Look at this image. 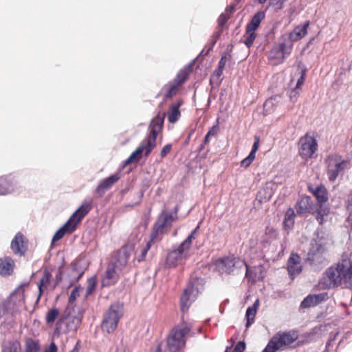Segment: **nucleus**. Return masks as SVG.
Returning a JSON list of instances; mask_svg holds the SVG:
<instances>
[{
  "mask_svg": "<svg viewBox=\"0 0 352 352\" xmlns=\"http://www.w3.org/2000/svg\"><path fill=\"white\" fill-rule=\"evenodd\" d=\"M283 3L281 0H270V6L275 7L277 10L283 8Z\"/></svg>",
  "mask_w": 352,
  "mask_h": 352,
  "instance_id": "obj_52",
  "label": "nucleus"
},
{
  "mask_svg": "<svg viewBox=\"0 0 352 352\" xmlns=\"http://www.w3.org/2000/svg\"><path fill=\"white\" fill-rule=\"evenodd\" d=\"M165 117L166 113L164 112H159L152 119L148 126L147 136L135 151L131 154L129 158L124 161V166L130 164L134 161H139L142 158L143 152H144L146 157L148 156L151 151L157 146V138L162 131Z\"/></svg>",
  "mask_w": 352,
  "mask_h": 352,
  "instance_id": "obj_1",
  "label": "nucleus"
},
{
  "mask_svg": "<svg viewBox=\"0 0 352 352\" xmlns=\"http://www.w3.org/2000/svg\"><path fill=\"white\" fill-rule=\"evenodd\" d=\"M295 208L298 214L311 212V199L309 197H302L296 204Z\"/></svg>",
  "mask_w": 352,
  "mask_h": 352,
  "instance_id": "obj_26",
  "label": "nucleus"
},
{
  "mask_svg": "<svg viewBox=\"0 0 352 352\" xmlns=\"http://www.w3.org/2000/svg\"><path fill=\"white\" fill-rule=\"evenodd\" d=\"M60 311L58 309L54 307L47 311L45 315V322L47 324H52L58 318Z\"/></svg>",
  "mask_w": 352,
  "mask_h": 352,
  "instance_id": "obj_32",
  "label": "nucleus"
},
{
  "mask_svg": "<svg viewBox=\"0 0 352 352\" xmlns=\"http://www.w3.org/2000/svg\"><path fill=\"white\" fill-rule=\"evenodd\" d=\"M182 104L183 100H180L169 107L168 112V120L170 123H175L179 119L181 116L179 108Z\"/></svg>",
  "mask_w": 352,
  "mask_h": 352,
  "instance_id": "obj_25",
  "label": "nucleus"
},
{
  "mask_svg": "<svg viewBox=\"0 0 352 352\" xmlns=\"http://www.w3.org/2000/svg\"><path fill=\"white\" fill-rule=\"evenodd\" d=\"M80 296L79 288L75 287L71 292L70 296L69 297V303L73 304L74 302L76 300V298Z\"/></svg>",
  "mask_w": 352,
  "mask_h": 352,
  "instance_id": "obj_45",
  "label": "nucleus"
},
{
  "mask_svg": "<svg viewBox=\"0 0 352 352\" xmlns=\"http://www.w3.org/2000/svg\"><path fill=\"white\" fill-rule=\"evenodd\" d=\"M97 285V278L95 276L87 280V286L86 288V296L91 295L96 289Z\"/></svg>",
  "mask_w": 352,
  "mask_h": 352,
  "instance_id": "obj_36",
  "label": "nucleus"
},
{
  "mask_svg": "<svg viewBox=\"0 0 352 352\" xmlns=\"http://www.w3.org/2000/svg\"><path fill=\"white\" fill-rule=\"evenodd\" d=\"M250 243L251 248H254L256 246V245L257 244V239H251L250 240Z\"/></svg>",
  "mask_w": 352,
  "mask_h": 352,
  "instance_id": "obj_58",
  "label": "nucleus"
},
{
  "mask_svg": "<svg viewBox=\"0 0 352 352\" xmlns=\"http://www.w3.org/2000/svg\"><path fill=\"white\" fill-rule=\"evenodd\" d=\"M245 343L244 341L239 342L235 346L233 352H243L245 349Z\"/></svg>",
  "mask_w": 352,
  "mask_h": 352,
  "instance_id": "obj_51",
  "label": "nucleus"
},
{
  "mask_svg": "<svg viewBox=\"0 0 352 352\" xmlns=\"http://www.w3.org/2000/svg\"><path fill=\"white\" fill-rule=\"evenodd\" d=\"M298 92L297 91V89H294L293 90H292L291 93H290V99L292 102H295L296 100V98H298Z\"/></svg>",
  "mask_w": 352,
  "mask_h": 352,
  "instance_id": "obj_54",
  "label": "nucleus"
},
{
  "mask_svg": "<svg viewBox=\"0 0 352 352\" xmlns=\"http://www.w3.org/2000/svg\"><path fill=\"white\" fill-rule=\"evenodd\" d=\"M156 242H157L156 240H153V239L150 237V240L147 243L146 245L141 251V254L140 255V256L138 258L139 262L143 261L145 258L148 251L150 250L152 245H153Z\"/></svg>",
  "mask_w": 352,
  "mask_h": 352,
  "instance_id": "obj_38",
  "label": "nucleus"
},
{
  "mask_svg": "<svg viewBox=\"0 0 352 352\" xmlns=\"http://www.w3.org/2000/svg\"><path fill=\"white\" fill-rule=\"evenodd\" d=\"M62 276H63L62 271L60 270H59L56 275L55 279L54 280V283L52 287V290H54L56 288V287L59 284V283L61 281Z\"/></svg>",
  "mask_w": 352,
  "mask_h": 352,
  "instance_id": "obj_50",
  "label": "nucleus"
},
{
  "mask_svg": "<svg viewBox=\"0 0 352 352\" xmlns=\"http://www.w3.org/2000/svg\"><path fill=\"white\" fill-rule=\"evenodd\" d=\"M91 201H85L73 213L68 221L76 226L91 209Z\"/></svg>",
  "mask_w": 352,
  "mask_h": 352,
  "instance_id": "obj_19",
  "label": "nucleus"
},
{
  "mask_svg": "<svg viewBox=\"0 0 352 352\" xmlns=\"http://www.w3.org/2000/svg\"><path fill=\"white\" fill-rule=\"evenodd\" d=\"M83 311L77 316L70 314L63 316L56 324L54 335L59 336L61 334H66L70 331H76L82 322Z\"/></svg>",
  "mask_w": 352,
  "mask_h": 352,
  "instance_id": "obj_10",
  "label": "nucleus"
},
{
  "mask_svg": "<svg viewBox=\"0 0 352 352\" xmlns=\"http://www.w3.org/2000/svg\"><path fill=\"white\" fill-rule=\"evenodd\" d=\"M210 138V137H208V135H206L205 138H204V142H203L204 144H208L209 143Z\"/></svg>",
  "mask_w": 352,
  "mask_h": 352,
  "instance_id": "obj_60",
  "label": "nucleus"
},
{
  "mask_svg": "<svg viewBox=\"0 0 352 352\" xmlns=\"http://www.w3.org/2000/svg\"><path fill=\"white\" fill-rule=\"evenodd\" d=\"M259 143H260V137L256 135V136L254 137V144L252 145V150H251V151L250 153V154H252V155L256 156V153L258 151V146H259Z\"/></svg>",
  "mask_w": 352,
  "mask_h": 352,
  "instance_id": "obj_48",
  "label": "nucleus"
},
{
  "mask_svg": "<svg viewBox=\"0 0 352 352\" xmlns=\"http://www.w3.org/2000/svg\"><path fill=\"white\" fill-rule=\"evenodd\" d=\"M71 352H78V348L77 345L73 349V350Z\"/></svg>",
  "mask_w": 352,
  "mask_h": 352,
  "instance_id": "obj_63",
  "label": "nucleus"
},
{
  "mask_svg": "<svg viewBox=\"0 0 352 352\" xmlns=\"http://www.w3.org/2000/svg\"><path fill=\"white\" fill-rule=\"evenodd\" d=\"M10 246L14 254L24 256L28 250V240L23 234L19 232L12 239Z\"/></svg>",
  "mask_w": 352,
  "mask_h": 352,
  "instance_id": "obj_16",
  "label": "nucleus"
},
{
  "mask_svg": "<svg viewBox=\"0 0 352 352\" xmlns=\"http://www.w3.org/2000/svg\"><path fill=\"white\" fill-rule=\"evenodd\" d=\"M28 286V283H22L10 295L8 300L3 305L6 313L10 312L13 315L19 311L20 307L25 305V292Z\"/></svg>",
  "mask_w": 352,
  "mask_h": 352,
  "instance_id": "obj_9",
  "label": "nucleus"
},
{
  "mask_svg": "<svg viewBox=\"0 0 352 352\" xmlns=\"http://www.w3.org/2000/svg\"><path fill=\"white\" fill-rule=\"evenodd\" d=\"M123 314V306L119 302H115L109 307L108 311L104 315L101 324L102 331L108 333L113 332Z\"/></svg>",
  "mask_w": 352,
  "mask_h": 352,
  "instance_id": "obj_8",
  "label": "nucleus"
},
{
  "mask_svg": "<svg viewBox=\"0 0 352 352\" xmlns=\"http://www.w3.org/2000/svg\"><path fill=\"white\" fill-rule=\"evenodd\" d=\"M223 69H220V68L218 67L214 72L213 76H215L217 78H219L221 76V75L223 74Z\"/></svg>",
  "mask_w": 352,
  "mask_h": 352,
  "instance_id": "obj_56",
  "label": "nucleus"
},
{
  "mask_svg": "<svg viewBox=\"0 0 352 352\" xmlns=\"http://www.w3.org/2000/svg\"><path fill=\"white\" fill-rule=\"evenodd\" d=\"M171 150H172V144H167L165 146H164V147L162 148V149L161 150V152H160L161 158L163 159V158L166 157V155L170 153Z\"/></svg>",
  "mask_w": 352,
  "mask_h": 352,
  "instance_id": "obj_47",
  "label": "nucleus"
},
{
  "mask_svg": "<svg viewBox=\"0 0 352 352\" xmlns=\"http://www.w3.org/2000/svg\"><path fill=\"white\" fill-rule=\"evenodd\" d=\"M313 299L315 302V304L318 305L322 302H324L328 299V294L326 292L320 293L318 294H313L312 295Z\"/></svg>",
  "mask_w": 352,
  "mask_h": 352,
  "instance_id": "obj_41",
  "label": "nucleus"
},
{
  "mask_svg": "<svg viewBox=\"0 0 352 352\" xmlns=\"http://www.w3.org/2000/svg\"><path fill=\"white\" fill-rule=\"evenodd\" d=\"M120 173H116L104 179L98 184L96 189V192L100 197L102 196L107 190H109L115 183H116L120 179Z\"/></svg>",
  "mask_w": 352,
  "mask_h": 352,
  "instance_id": "obj_21",
  "label": "nucleus"
},
{
  "mask_svg": "<svg viewBox=\"0 0 352 352\" xmlns=\"http://www.w3.org/2000/svg\"><path fill=\"white\" fill-rule=\"evenodd\" d=\"M216 270L221 274H230L236 269H241L243 267L246 268V276L248 277L250 271L248 264L244 260L234 256V255L219 258L214 261Z\"/></svg>",
  "mask_w": 352,
  "mask_h": 352,
  "instance_id": "obj_7",
  "label": "nucleus"
},
{
  "mask_svg": "<svg viewBox=\"0 0 352 352\" xmlns=\"http://www.w3.org/2000/svg\"><path fill=\"white\" fill-rule=\"evenodd\" d=\"M300 257L296 253H292L287 261V270L289 276H293L299 274L302 271V265H300Z\"/></svg>",
  "mask_w": 352,
  "mask_h": 352,
  "instance_id": "obj_22",
  "label": "nucleus"
},
{
  "mask_svg": "<svg viewBox=\"0 0 352 352\" xmlns=\"http://www.w3.org/2000/svg\"><path fill=\"white\" fill-rule=\"evenodd\" d=\"M328 164V175L331 181H334L339 173L344 168L345 162L338 156H331L327 160Z\"/></svg>",
  "mask_w": 352,
  "mask_h": 352,
  "instance_id": "obj_15",
  "label": "nucleus"
},
{
  "mask_svg": "<svg viewBox=\"0 0 352 352\" xmlns=\"http://www.w3.org/2000/svg\"><path fill=\"white\" fill-rule=\"evenodd\" d=\"M325 250L326 249L323 244L316 241H312L307 254V260L312 262L322 258Z\"/></svg>",
  "mask_w": 352,
  "mask_h": 352,
  "instance_id": "obj_20",
  "label": "nucleus"
},
{
  "mask_svg": "<svg viewBox=\"0 0 352 352\" xmlns=\"http://www.w3.org/2000/svg\"><path fill=\"white\" fill-rule=\"evenodd\" d=\"M258 306L259 300L257 299L252 306L248 307L245 313L246 328L250 327L254 323Z\"/></svg>",
  "mask_w": 352,
  "mask_h": 352,
  "instance_id": "obj_29",
  "label": "nucleus"
},
{
  "mask_svg": "<svg viewBox=\"0 0 352 352\" xmlns=\"http://www.w3.org/2000/svg\"><path fill=\"white\" fill-rule=\"evenodd\" d=\"M14 262L11 257L0 258V275L10 276L13 272Z\"/></svg>",
  "mask_w": 352,
  "mask_h": 352,
  "instance_id": "obj_23",
  "label": "nucleus"
},
{
  "mask_svg": "<svg viewBox=\"0 0 352 352\" xmlns=\"http://www.w3.org/2000/svg\"><path fill=\"white\" fill-rule=\"evenodd\" d=\"M311 213L315 216L318 223L322 225L324 221V217L329 213V210L327 207L323 206L322 204H318L315 210Z\"/></svg>",
  "mask_w": 352,
  "mask_h": 352,
  "instance_id": "obj_30",
  "label": "nucleus"
},
{
  "mask_svg": "<svg viewBox=\"0 0 352 352\" xmlns=\"http://www.w3.org/2000/svg\"><path fill=\"white\" fill-rule=\"evenodd\" d=\"M267 1V0H258L259 3L263 4Z\"/></svg>",
  "mask_w": 352,
  "mask_h": 352,
  "instance_id": "obj_64",
  "label": "nucleus"
},
{
  "mask_svg": "<svg viewBox=\"0 0 352 352\" xmlns=\"http://www.w3.org/2000/svg\"><path fill=\"white\" fill-rule=\"evenodd\" d=\"M231 58L229 54H224L221 56V58L219 62L218 67L223 69L228 59Z\"/></svg>",
  "mask_w": 352,
  "mask_h": 352,
  "instance_id": "obj_46",
  "label": "nucleus"
},
{
  "mask_svg": "<svg viewBox=\"0 0 352 352\" xmlns=\"http://www.w3.org/2000/svg\"><path fill=\"white\" fill-rule=\"evenodd\" d=\"M217 130H218V126L217 125H214V126H212L208 130V131L206 133V135H208V137L217 136Z\"/></svg>",
  "mask_w": 352,
  "mask_h": 352,
  "instance_id": "obj_53",
  "label": "nucleus"
},
{
  "mask_svg": "<svg viewBox=\"0 0 352 352\" xmlns=\"http://www.w3.org/2000/svg\"><path fill=\"white\" fill-rule=\"evenodd\" d=\"M309 191L316 198L318 204H323L328 200L327 191L324 186H317L316 188L309 187Z\"/></svg>",
  "mask_w": 352,
  "mask_h": 352,
  "instance_id": "obj_27",
  "label": "nucleus"
},
{
  "mask_svg": "<svg viewBox=\"0 0 352 352\" xmlns=\"http://www.w3.org/2000/svg\"><path fill=\"white\" fill-rule=\"evenodd\" d=\"M54 283L52 274L48 268H44L43 270L42 277L38 283V294L37 301H38L43 294L47 290H52V287Z\"/></svg>",
  "mask_w": 352,
  "mask_h": 352,
  "instance_id": "obj_18",
  "label": "nucleus"
},
{
  "mask_svg": "<svg viewBox=\"0 0 352 352\" xmlns=\"http://www.w3.org/2000/svg\"><path fill=\"white\" fill-rule=\"evenodd\" d=\"M234 11V6H230L226 8L225 13H228L230 15V14L232 13Z\"/></svg>",
  "mask_w": 352,
  "mask_h": 352,
  "instance_id": "obj_59",
  "label": "nucleus"
},
{
  "mask_svg": "<svg viewBox=\"0 0 352 352\" xmlns=\"http://www.w3.org/2000/svg\"><path fill=\"white\" fill-rule=\"evenodd\" d=\"M188 78V73L185 70L180 71L175 78L174 83L180 87L187 80Z\"/></svg>",
  "mask_w": 352,
  "mask_h": 352,
  "instance_id": "obj_35",
  "label": "nucleus"
},
{
  "mask_svg": "<svg viewBox=\"0 0 352 352\" xmlns=\"http://www.w3.org/2000/svg\"><path fill=\"white\" fill-rule=\"evenodd\" d=\"M305 76H306V70H302L301 71V75L300 78H298L297 81V84L296 85V89H298L301 87V86L303 85L305 80Z\"/></svg>",
  "mask_w": 352,
  "mask_h": 352,
  "instance_id": "obj_49",
  "label": "nucleus"
},
{
  "mask_svg": "<svg viewBox=\"0 0 352 352\" xmlns=\"http://www.w3.org/2000/svg\"><path fill=\"white\" fill-rule=\"evenodd\" d=\"M205 145H206V144H204V143H202V144L200 145V146H199V151H202V150H204V148H205Z\"/></svg>",
  "mask_w": 352,
  "mask_h": 352,
  "instance_id": "obj_62",
  "label": "nucleus"
},
{
  "mask_svg": "<svg viewBox=\"0 0 352 352\" xmlns=\"http://www.w3.org/2000/svg\"><path fill=\"white\" fill-rule=\"evenodd\" d=\"M264 18L265 13L263 12H256L252 18L250 22L247 25L246 28L256 31Z\"/></svg>",
  "mask_w": 352,
  "mask_h": 352,
  "instance_id": "obj_31",
  "label": "nucleus"
},
{
  "mask_svg": "<svg viewBox=\"0 0 352 352\" xmlns=\"http://www.w3.org/2000/svg\"><path fill=\"white\" fill-rule=\"evenodd\" d=\"M230 14L228 13H222L218 18V25L219 27H223L230 19Z\"/></svg>",
  "mask_w": 352,
  "mask_h": 352,
  "instance_id": "obj_44",
  "label": "nucleus"
},
{
  "mask_svg": "<svg viewBox=\"0 0 352 352\" xmlns=\"http://www.w3.org/2000/svg\"><path fill=\"white\" fill-rule=\"evenodd\" d=\"M39 344L38 342L30 338L26 341L25 352H38Z\"/></svg>",
  "mask_w": 352,
  "mask_h": 352,
  "instance_id": "obj_37",
  "label": "nucleus"
},
{
  "mask_svg": "<svg viewBox=\"0 0 352 352\" xmlns=\"http://www.w3.org/2000/svg\"><path fill=\"white\" fill-rule=\"evenodd\" d=\"M309 25V21H307L303 25L296 26L289 34L291 41H297L302 38L307 34V28Z\"/></svg>",
  "mask_w": 352,
  "mask_h": 352,
  "instance_id": "obj_24",
  "label": "nucleus"
},
{
  "mask_svg": "<svg viewBox=\"0 0 352 352\" xmlns=\"http://www.w3.org/2000/svg\"><path fill=\"white\" fill-rule=\"evenodd\" d=\"M254 159L255 156L250 153L247 157H245L241 162V166L244 167L245 168H248L251 165Z\"/></svg>",
  "mask_w": 352,
  "mask_h": 352,
  "instance_id": "obj_43",
  "label": "nucleus"
},
{
  "mask_svg": "<svg viewBox=\"0 0 352 352\" xmlns=\"http://www.w3.org/2000/svg\"><path fill=\"white\" fill-rule=\"evenodd\" d=\"M349 205L352 207V190L350 194V197L349 199ZM349 219L352 221V211L350 212V214L349 215Z\"/></svg>",
  "mask_w": 352,
  "mask_h": 352,
  "instance_id": "obj_57",
  "label": "nucleus"
},
{
  "mask_svg": "<svg viewBox=\"0 0 352 352\" xmlns=\"http://www.w3.org/2000/svg\"><path fill=\"white\" fill-rule=\"evenodd\" d=\"M76 230L75 226L68 221L54 235L52 243L60 240L66 233H72Z\"/></svg>",
  "mask_w": 352,
  "mask_h": 352,
  "instance_id": "obj_28",
  "label": "nucleus"
},
{
  "mask_svg": "<svg viewBox=\"0 0 352 352\" xmlns=\"http://www.w3.org/2000/svg\"><path fill=\"white\" fill-rule=\"evenodd\" d=\"M318 151V142L309 133L302 136L298 141V155L305 160L313 158Z\"/></svg>",
  "mask_w": 352,
  "mask_h": 352,
  "instance_id": "obj_12",
  "label": "nucleus"
},
{
  "mask_svg": "<svg viewBox=\"0 0 352 352\" xmlns=\"http://www.w3.org/2000/svg\"><path fill=\"white\" fill-rule=\"evenodd\" d=\"M249 271H250V274H249L248 277L246 275H245V276H246V278H248V280H250L252 278V271H251V270H249Z\"/></svg>",
  "mask_w": 352,
  "mask_h": 352,
  "instance_id": "obj_61",
  "label": "nucleus"
},
{
  "mask_svg": "<svg viewBox=\"0 0 352 352\" xmlns=\"http://www.w3.org/2000/svg\"><path fill=\"white\" fill-rule=\"evenodd\" d=\"M178 89L179 86L173 82L167 88L165 97L168 98H173L177 94Z\"/></svg>",
  "mask_w": 352,
  "mask_h": 352,
  "instance_id": "obj_40",
  "label": "nucleus"
},
{
  "mask_svg": "<svg viewBox=\"0 0 352 352\" xmlns=\"http://www.w3.org/2000/svg\"><path fill=\"white\" fill-rule=\"evenodd\" d=\"M131 252V248L124 245L113 253L112 259L107 263L101 278L102 287L115 285L119 281L120 274L128 263Z\"/></svg>",
  "mask_w": 352,
  "mask_h": 352,
  "instance_id": "obj_2",
  "label": "nucleus"
},
{
  "mask_svg": "<svg viewBox=\"0 0 352 352\" xmlns=\"http://www.w3.org/2000/svg\"><path fill=\"white\" fill-rule=\"evenodd\" d=\"M332 287L352 286V260L342 258L336 265L329 267L325 272Z\"/></svg>",
  "mask_w": 352,
  "mask_h": 352,
  "instance_id": "obj_3",
  "label": "nucleus"
},
{
  "mask_svg": "<svg viewBox=\"0 0 352 352\" xmlns=\"http://www.w3.org/2000/svg\"><path fill=\"white\" fill-rule=\"evenodd\" d=\"M243 37L245 38V40H244L245 45L248 47H250L252 45V44L256 37V34L255 33L254 30H251L246 28V31H245V33Z\"/></svg>",
  "mask_w": 352,
  "mask_h": 352,
  "instance_id": "obj_34",
  "label": "nucleus"
},
{
  "mask_svg": "<svg viewBox=\"0 0 352 352\" xmlns=\"http://www.w3.org/2000/svg\"><path fill=\"white\" fill-rule=\"evenodd\" d=\"M190 327L186 323L178 324L169 332L166 338L168 352H184L186 346V336L190 331Z\"/></svg>",
  "mask_w": 352,
  "mask_h": 352,
  "instance_id": "obj_5",
  "label": "nucleus"
},
{
  "mask_svg": "<svg viewBox=\"0 0 352 352\" xmlns=\"http://www.w3.org/2000/svg\"><path fill=\"white\" fill-rule=\"evenodd\" d=\"M314 306H316V304H315L312 294L308 295L300 303V307L303 309H307Z\"/></svg>",
  "mask_w": 352,
  "mask_h": 352,
  "instance_id": "obj_39",
  "label": "nucleus"
},
{
  "mask_svg": "<svg viewBox=\"0 0 352 352\" xmlns=\"http://www.w3.org/2000/svg\"><path fill=\"white\" fill-rule=\"evenodd\" d=\"M296 217V214L293 208H289L285 214L284 218V225L285 227H287L289 228H292L294 224V219Z\"/></svg>",
  "mask_w": 352,
  "mask_h": 352,
  "instance_id": "obj_33",
  "label": "nucleus"
},
{
  "mask_svg": "<svg viewBox=\"0 0 352 352\" xmlns=\"http://www.w3.org/2000/svg\"><path fill=\"white\" fill-rule=\"evenodd\" d=\"M298 338L297 331H278L271 338L262 352H276L278 350L289 349Z\"/></svg>",
  "mask_w": 352,
  "mask_h": 352,
  "instance_id": "obj_6",
  "label": "nucleus"
},
{
  "mask_svg": "<svg viewBox=\"0 0 352 352\" xmlns=\"http://www.w3.org/2000/svg\"><path fill=\"white\" fill-rule=\"evenodd\" d=\"M18 348V343L10 342L3 347L2 352H17Z\"/></svg>",
  "mask_w": 352,
  "mask_h": 352,
  "instance_id": "obj_42",
  "label": "nucleus"
},
{
  "mask_svg": "<svg viewBox=\"0 0 352 352\" xmlns=\"http://www.w3.org/2000/svg\"><path fill=\"white\" fill-rule=\"evenodd\" d=\"M57 346L54 342H52L49 347L45 349V352H57Z\"/></svg>",
  "mask_w": 352,
  "mask_h": 352,
  "instance_id": "obj_55",
  "label": "nucleus"
},
{
  "mask_svg": "<svg viewBox=\"0 0 352 352\" xmlns=\"http://www.w3.org/2000/svg\"><path fill=\"white\" fill-rule=\"evenodd\" d=\"M177 219V212H175V214H172L162 211L153 224L150 237L152 238L153 240L160 241L165 232V228L171 227L173 222L175 221Z\"/></svg>",
  "mask_w": 352,
  "mask_h": 352,
  "instance_id": "obj_11",
  "label": "nucleus"
},
{
  "mask_svg": "<svg viewBox=\"0 0 352 352\" xmlns=\"http://www.w3.org/2000/svg\"><path fill=\"white\" fill-rule=\"evenodd\" d=\"M199 228V226H197L177 249L168 253L166 259L167 267H175L189 258L188 251L191 247L192 240L195 239Z\"/></svg>",
  "mask_w": 352,
  "mask_h": 352,
  "instance_id": "obj_4",
  "label": "nucleus"
},
{
  "mask_svg": "<svg viewBox=\"0 0 352 352\" xmlns=\"http://www.w3.org/2000/svg\"><path fill=\"white\" fill-rule=\"evenodd\" d=\"M17 180L12 175H6L0 177V195H6L12 193L17 187Z\"/></svg>",
  "mask_w": 352,
  "mask_h": 352,
  "instance_id": "obj_17",
  "label": "nucleus"
},
{
  "mask_svg": "<svg viewBox=\"0 0 352 352\" xmlns=\"http://www.w3.org/2000/svg\"><path fill=\"white\" fill-rule=\"evenodd\" d=\"M292 50V45H287L285 41L275 44L270 50L268 61L272 65H278L284 62L285 57L289 56Z\"/></svg>",
  "mask_w": 352,
  "mask_h": 352,
  "instance_id": "obj_13",
  "label": "nucleus"
},
{
  "mask_svg": "<svg viewBox=\"0 0 352 352\" xmlns=\"http://www.w3.org/2000/svg\"><path fill=\"white\" fill-rule=\"evenodd\" d=\"M198 294L197 287H195L194 283L190 282L180 298V307L182 312L188 311L191 303L195 300Z\"/></svg>",
  "mask_w": 352,
  "mask_h": 352,
  "instance_id": "obj_14",
  "label": "nucleus"
}]
</instances>
